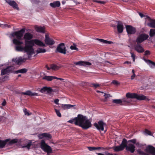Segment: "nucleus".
Segmentation results:
<instances>
[{"instance_id": "1", "label": "nucleus", "mask_w": 155, "mask_h": 155, "mask_svg": "<svg viewBox=\"0 0 155 155\" xmlns=\"http://www.w3.org/2000/svg\"><path fill=\"white\" fill-rule=\"evenodd\" d=\"M68 122L71 124L74 123L76 125L81 127L83 129L87 130L91 127V124L86 116L79 114L77 117L70 120Z\"/></svg>"}, {"instance_id": "2", "label": "nucleus", "mask_w": 155, "mask_h": 155, "mask_svg": "<svg viewBox=\"0 0 155 155\" xmlns=\"http://www.w3.org/2000/svg\"><path fill=\"white\" fill-rule=\"evenodd\" d=\"M25 46L24 47V51L28 54H32L34 52L32 47L34 45L33 40L25 41Z\"/></svg>"}, {"instance_id": "3", "label": "nucleus", "mask_w": 155, "mask_h": 155, "mask_svg": "<svg viewBox=\"0 0 155 155\" xmlns=\"http://www.w3.org/2000/svg\"><path fill=\"white\" fill-rule=\"evenodd\" d=\"M10 140V139H7L4 140H0V148H4L7 144L9 145H12L17 143L18 141V140L16 139Z\"/></svg>"}, {"instance_id": "4", "label": "nucleus", "mask_w": 155, "mask_h": 155, "mask_svg": "<svg viewBox=\"0 0 155 155\" xmlns=\"http://www.w3.org/2000/svg\"><path fill=\"white\" fill-rule=\"evenodd\" d=\"M41 148L48 154L52 153V150L50 146L47 144L44 140H41L40 144Z\"/></svg>"}, {"instance_id": "5", "label": "nucleus", "mask_w": 155, "mask_h": 155, "mask_svg": "<svg viewBox=\"0 0 155 155\" xmlns=\"http://www.w3.org/2000/svg\"><path fill=\"white\" fill-rule=\"evenodd\" d=\"M13 43L16 46L15 47V50L17 51H24V47L21 46V45L23 44V42L21 41H19L16 39H14L13 40Z\"/></svg>"}, {"instance_id": "6", "label": "nucleus", "mask_w": 155, "mask_h": 155, "mask_svg": "<svg viewBox=\"0 0 155 155\" xmlns=\"http://www.w3.org/2000/svg\"><path fill=\"white\" fill-rule=\"evenodd\" d=\"M25 31V28H22L19 31L14 32L12 34L13 37L16 36L17 38L16 39L20 41L22 39V37L23 36L24 34Z\"/></svg>"}, {"instance_id": "7", "label": "nucleus", "mask_w": 155, "mask_h": 155, "mask_svg": "<svg viewBox=\"0 0 155 155\" xmlns=\"http://www.w3.org/2000/svg\"><path fill=\"white\" fill-rule=\"evenodd\" d=\"M94 125L98 130L104 131V127L106 126V124L104 123L102 120L99 121L97 123H95Z\"/></svg>"}, {"instance_id": "8", "label": "nucleus", "mask_w": 155, "mask_h": 155, "mask_svg": "<svg viewBox=\"0 0 155 155\" xmlns=\"http://www.w3.org/2000/svg\"><path fill=\"white\" fill-rule=\"evenodd\" d=\"M148 37V35L145 34H141L137 37L136 40V42L137 43L140 44L147 40Z\"/></svg>"}, {"instance_id": "9", "label": "nucleus", "mask_w": 155, "mask_h": 155, "mask_svg": "<svg viewBox=\"0 0 155 155\" xmlns=\"http://www.w3.org/2000/svg\"><path fill=\"white\" fill-rule=\"evenodd\" d=\"M57 51L60 53L65 54L67 50L64 44L61 43L59 44L56 48Z\"/></svg>"}, {"instance_id": "10", "label": "nucleus", "mask_w": 155, "mask_h": 155, "mask_svg": "<svg viewBox=\"0 0 155 155\" xmlns=\"http://www.w3.org/2000/svg\"><path fill=\"white\" fill-rule=\"evenodd\" d=\"M14 69V67L13 66H9L1 70V75L8 74L12 72Z\"/></svg>"}, {"instance_id": "11", "label": "nucleus", "mask_w": 155, "mask_h": 155, "mask_svg": "<svg viewBox=\"0 0 155 155\" xmlns=\"http://www.w3.org/2000/svg\"><path fill=\"white\" fill-rule=\"evenodd\" d=\"M134 49L137 52L139 53H143L145 51L144 48L141 45L137 43L134 46Z\"/></svg>"}, {"instance_id": "12", "label": "nucleus", "mask_w": 155, "mask_h": 155, "mask_svg": "<svg viewBox=\"0 0 155 155\" xmlns=\"http://www.w3.org/2000/svg\"><path fill=\"white\" fill-rule=\"evenodd\" d=\"M45 41L47 45H53L55 43V42L52 38H50L47 34L45 35Z\"/></svg>"}, {"instance_id": "13", "label": "nucleus", "mask_w": 155, "mask_h": 155, "mask_svg": "<svg viewBox=\"0 0 155 155\" xmlns=\"http://www.w3.org/2000/svg\"><path fill=\"white\" fill-rule=\"evenodd\" d=\"M126 31L128 34H133L136 32V29L133 27L129 25L126 26Z\"/></svg>"}, {"instance_id": "14", "label": "nucleus", "mask_w": 155, "mask_h": 155, "mask_svg": "<svg viewBox=\"0 0 155 155\" xmlns=\"http://www.w3.org/2000/svg\"><path fill=\"white\" fill-rule=\"evenodd\" d=\"M5 1L14 8L18 10L19 8L18 7V5L14 1L5 0Z\"/></svg>"}, {"instance_id": "15", "label": "nucleus", "mask_w": 155, "mask_h": 155, "mask_svg": "<svg viewBox=\"0 0 155 155\" xmlns=\"http://www.w3.org/2000/svg\"><path fill=\"white\" fill-rule=\"evenodd\" d=\"M145 150L147 152L151 154L152 155H155V148L152 146H147Z\"/></svg>"}, {"instance_id": "16", "label": "nucleus", "mask_w": 155, "mask_h": 155, "mask_svg": "<svg viewBox=\"0 0 155 155\" xmlns=\"http://www.w3.org/2000/svg\"><path fill=\"white\" fill-rule=\"evenodd\" d=\"M135 146L133 144L129 143L127 146L126 149L128 151H129L131 153H134L135 150Z\"/></svg>"}, {"instance_id": "17", "label": "nucleus", "mask_w": 155, "mask_h": 155, "mask_svg": "<svg viewBox=\"0 0 155 155\" xmlns=\"http://www.w3.org/2000/svg\"><path fill=\"white\" fill-rule=\"evenodd\" d=\"M46 91H47V93L50 94L53 91V90L51 87H44L41 88L40 90V92L42 93H44Z\"/></svg>"}, {"instance_id": "18", "label": "nucleus", "mask_w": 155, "mask_h": 155, "mask_svg": "<svg viewBox=\"0 0 155 155\" xmlns=\"http://www.w3.org/2000/svg\"><path fill=\"white\" fill-rule=\"evenodd\" d=\"M76 65H78L80 66H90L91 65V64L87 61H80L78 62L74 63Z\"/></svg>"}, {"instance_id": "19", "label": "nucleus", "mask_w": 155, "mask_h": 155, "mask_svg": "<svg viewBox=\"0 0 155 155\" xmlns=\"http://www.w3.org/2000/svg\"><path fill=\"white\" fill-rule=\"evenodd\" d=\"M21 94H23L25 95H28L30 96H38V93H32L31 91L29 90L25 92H22Z\"/></svg>"}, {"instance_id": "20", "label": "nucleus", "mask_w": 155, "mask_h": 155, "mask_svg": "<svg viewBox=\"0 0 155 155\" xmlns=\"http://www.w3.org/2000/svg\"><path fill=\"white\" fill-rule=\"evenodd\" d=\"M136 98L139 100H146L149 101L150 99L147 98V97L143 94H136Z\"/></svg>"}, {"instance_id": "21", "label": "nucleus", "mask_w": 155, "mask_h": 155, "mask_svg": "<svg viewBox=\"0 0 155 155\" xmlns=\"http://www.w3.org/2000/svg\"><path fill=\"white\" fill-rule=\"evenodd\" d=\"M33 36L32 34L27 32L25 34L23 37V38L25 41H29L33 38Z\"/></svg>"}, {"instance_id": "22", "label": "nucleus", "mask_w": 155, "mask_h": 155, "mask_svg": "<svg viewBox=\"0 0 155 155\" xmlns=\"http://www.w3.org/2000/svg\"><path fill=\"white\" fill-rule=\"evenodd\" d=\"M39 137L41 138H43L44 137H46L49 140L51 139L52 137L51 135L49 134L44 133L39 134Z\"/></svg>"}, {"instance_id": "23", "label": "nucleus", "mask_w": 155, "mask_h": 155, "mask_svg": "<svg viewBox=\"0 0 155 155\" xmlns=\"http://www.w3.org/2000/svg\"><path fill=\"white\" fill-rule=\"evenodd\" d=\"M23 59H22L21 57H20L18 58H16L15 59L13 58L12 59V61L13 62H15V63L17 64H19L23 61Z\"/></svg>"}, {"instance_id": "24", "label": "nucleus", "mask_w": 155, "mask_h": 155, "mask_svg": "<svg viewBox=\"0 0 155 155\" xmlns=\"http://www.w3.org/2000/svg\"><path fill=\"white\" fill-rule=\"evenodd\" d=\"M117 30L118 32L121 33L123 31L124 29V26L121 23H119L117 25Z\"/></svg>"}, {"instance_id": "25", "label": "nucleus", "mask_w": 155, "mask_h": 155, "mask_svg": "<svg viewBox=\"0 0 155 155\" xmlns=\"http://www.w3.org/2000/svg\"><path fill=\"white\" fill-rule=\"evenodd\" d=\"M50 5L53 8L59 7L60 6V3L59 1H54L53 3H51Z\"/></svg>"}, {"instance_id": "26", "label": "nucleus", "mask_w": 155, "mask_h": 155, "mask_svg": "<svg viewBox=\"0 0 155 155\" xmlns=\"http://www.w3.org/2000/svg\"><path fill=\"white\" fill-rule=\"evenodd\" d=\"M34 41V44L41 47H46L45 45L41 41L38 39H35Z\"/></svg>"}, {"instance_id": "27", "label": "nucleus", "mask_w": 155, "mask_h": 155, "mask_svg": "<svg viewBox=\"0 0 155 155\" xmlns=\"http://www.w3.org/2000/svg\"><path fill=\"white\" fill-rule=\"evenodd\" d=\"M35 29L38 32L43 33H45V29L44 27L37 26L35 27Z\"/></svg>"}, {"instance_id": "28", "label": "nucleus", "mask_w": 155, "mask_h": 155, "mask_svg": "<svg viewBox=\"0 0 155 155\" xmlns=\"http://www.w3.org/2000/svg\"><path fill=\"white\" fill-rule=\"evenodd\" d=\"M136 94L127 93L126 94L127 98H136Z\"/></svg>"}, {"instance_id": "29", "label": "nucleus", "mask_w": 155, "mask_h": 155, "mask_svg": "<svg viewBox=\"0 0 155 155\" xmlns=\"http://www.w3.org/2000/svg\"><path fill=\"white\" fill-rule=\"evenodd\" d=\"M127 140L125 138H124L120 145H121L122 147L124 149V148H126L127 146Z\"/></svg>"}, {"instance_id": "30", "label": "nucleus", "mask_w": 155, "mask_h": 155, "mask_svg": "<svg viewBox=\"0 0 155 155\" xmlns=\"http://www.w3.org/2000/svg\"><path fill=\"white\" fill-rule=\"evenodd\" d=\"M28 69H27L22 68L17 71H14V72L16 74H18V73L24 74L26 73Z\"/></svg>"}, {"instance_id": "31", "label": "nucleus", "mask_w": 155, "mask_h": 155, "mask_svg": "<svg viewBox=\"0 0 155 155\" xmlns=\"http://www.w3.org/2000/svg\"><path fill=\"white\" fill-rule=\"evenodd\" d=\"M112 148L114 151L116 152L121 151L124 150L123 148H122L120 145L119 146H115V147H113Z\"/></svg>"}, {"instance_id": "32", "label": "nucleus", "mask_w": 155, "mask_h": 155, "mask_svg": "<svg viewBox=\"0 0 155 155\" xmlns=\"http://www.w3.org/2000/svg\"><path fill=\"white\" fill-rule=\"evenodd\" d=\"M32 145V142L30 140L28 142L27 144L25 143L24 144V146H22V148H26L28 150L30 149L31 146Z\"/></svg>"}, {"instance_id": "33", "label": "nucleus", "mask_w": 155, "mask_h": 155, "mask_svg": "<svg viewBox=\"0 0 155 155\" xmlns=\"http://www.w3.org/2000/svg\"><path fill=\"white\" fill-rule=\"evenodd\" d=\"M97 39L100 42L104 44H111L113 43V42L112 41H107L103 39L97 38Z\"/></svg>"}, {"instance_id": "34", "label": "nucleus", "mask_w": 155, "mask_h": 155, "mask_svg": "<svg viewBox=\"0 0 155 155\" xmlns=\"http://www.w3.org/2000/svg\"><path fill=\"white\" fill-rule=\"evenodd\" d=\"M54 78H55V76H45L42 79L43 80H46L48 81H51L52 80L54 79Z\"/></svg>"}, {"instance_id": "35", "label": "nucleus", "mask_w": 155, "mask_h": 155, "mask_svg": "<svg viewBox=\"0 0 155 155\" xmlns=\"http://www.w3.org/2000/svg\"><path fill=\"white\" fill-rule=\"evenodd\" d=\"M148 25L151 28H155V19L152 20L150 23H148Z\"/></svg>"}, {"instance_id": "36", "label": "nucleus", "mask_w": 155, "mask_h": 155, "mask_svg": "<svg viewBox=\"0 0 155 155\" xmlns=\"http://www.w3.org/2000/svg\"><path fill=\"white\" fill-rule=\"evenodd\" d=\"M138 147L144 149L146 146V144L144 143H140L139 142H137L136 143V145Z\"/></svg>"}, {"instance_id": "37", "label": "nucleus", "mask_w": 155, "mask_h": 155, "mask_svg": "<svg viewBox=\"0 0 155 155\" xmlns=\"http://www.w3.org/2000/svg\"><path fill=\"white\" fill-rule=\"evenodd\" d=\"M113 103L116 104H120L122 103L123 101L120 99H114L112 101Z\"/></svg>"}, {"instance_id": "38", "label": "nucleus", "mask_w": 155, "mask_h": 155, "mask_svg": "<svg viewBox=\"0 0 155 155\" xmlns=\"http://www.w3.org/2000/svg\"><path fill=\"white\" fill-rule=\"evenodd\" d=\"M61 66L59 67L54 64H52L51 65V69L54 70H56L59 69L61 68Z\"/></svg>"}, {"instance_id": "39", "label": "nucleus", "mask_w": 155, "mask_h": 155, "mask_svg": "<svg viewBox=\"0 0 155 155\" xmlns=\"http://www.w3.org/2000/svg\"><path fill=\"white\" fill-rule=\"evenodd\" d=\"M150 36L152 37L155 35V29H151L150 31Z\"/></svg>"}, {"instance_id": "40", "label": "nucleus", "mask_w": 155, "mask_h": 155, "mask_svg": "<svg viewBox=\"0 0 155 155\" xmlns=\"http://www.w3.org/2000/svg\"><path fill=\"white\" fill-rule=\"evenodd\" d=\"M36 52L38 53H43L46 52V50L45 49L39 48L37 49Z\"/></svg>"}, {"instance_id": "41", "label": "nucleus", "mask_w": 155, "mask_h": 155, "mask_svg": "<svg viewBox=\"0 0 155 155\" xmlns=\"http://www.w3.org/2000/svg\"><path fill=\"white\" fill-rule=\"evenodd\" d=\"M80 85L81 86H89L90 83L87 82H84V81H82L80 83Z\"/></svg>"}, {"instance_id": "42", "label": "nucleus", "mask_w": 155, "mask_h": 155, "mask_svg": "<svg viewBox=\"0 0 155 155\" xmlns=\"http://www.w3.org/2000/svg\"><path fill=\"white\" fill-rule=\"evenodd\" d=\"M87 148L89 151H93L94 150H99L100 148H98V147H87Z\"/></svg>"}, {"instance_id": "43", "label": "nucleus", "mask_w": 155, "mask_h": 155, "mask_svg": "<svg viewBox=\"0 0 155 155\" xmlns=\"http://www.w3.org/2000/svg\"><path fill=\"white\" fill-rule=\"evenodd\" d=\"M90 87H94L95 88H97L100 86V85L98 84H95L94 83H90Z\"/></svg>"}, {"instance_id": "44", "label": "nucleus", "mask_w": 155, "mask_h": 155, "mask_svg": "<svg viewBox=\"0 0 155 155\" xmlns=\"http://www.w3.org/2000/svg\"><path fill=\"white\" fill-rule=\"evenodd\" d=\"M74 105L70 104H62V107H65L68 109L74 106Z\"/></svg>"}, {"instance_id": "45", "label": "nucleus", "mask_w": 155, "mask_h": 155, "mask_svg": "<svg viewBox=\"0 0 155 155\" xmlns=\"http://www.w3.org/2000/svg\"><path fill=\"white\" fill-rule=\"evenodd\" d=\"M137 153L139 155H148V154L146 153L143 151H141L140 149H138L137 150Z\"/></svg>"}, {"instance_id": "46", "label": "nucleus", "mask_w": 155, "mask_h": 155, "mask_svg": "<svg viewBox=\"0 0 155 155\" xmlns=\"http://www.w3.org/2000/svg\"><path fill=\"white\" fill-rule=\"evenodd\" d=\"M0 78L2 79V81H5L8 80L9 79V76L8 75H6L4 77Z\"/></svg>"}, {"instance_id": "47", "label": "nucleus", "mask_w": 155, "mask_h": 155, "mask_svg": "<svg viewBox=\"0 0 155 155\" xmlns=\"http://www.w3.org/2000/svg\"><path fill=\"white\" fill-rule=\"evenodd\" d=\"M128 142H130L133 143L134 144H135L136 145V143H137V140L136 139H134L129 140L128 141Z\"/></svg>"}, {"instance_id": "48", "label": "nucleus", "mask_w": 155, "mask_h": 155, "mask_svg": "<svg viewBox=\"0 0 155 155\" xmlns=\"http://www.w3.org/2000/svg\"><path fill=\"white\" fill-rule=\"evenodd\" d=\"M55 110L57 115L59 117H61V115L59 110L56 109H55Z\"/></svg>"}, {"instance_id": "49", "label": "nucleus", "mask_w": 155, "mask_h": 155, "mask_svg": "<svg viewBox=\"0 0 155 155\" xmlns=\"http://www.w3.org/2000/svg\"><path fill=\"white\" fill-rule=\"evenodd\" d=\"M130 54H131V57L133 58V61H135L136 56L134 54L133 52H132L131 51H130Z\"/></svg>"}, {"instance_id": "50", "label": "nucleus", "mask_w": 155, "mask_h": 155, "mask_svg": "<svg viewBox=\"0 0 155 155\" xmlns=\"http://www.w3.org/2000/svg\"><path fill=\"white\" fill-rule=\"evenodd\" d=\"M0 27L2 28L9 27L10 26L6 24H0Z\"/></svg>"}, {"instance_id": "51", "label": "nucleus", "mask_w": 155, "mask_h": 155, "mask_svg": "<svg viewBox=\"0 0 155 155\" xmlns=\"http://www.w3.org/2000/svg\"><path fill=\"white\" fill-rule=\"evenodd\" d=\"M70 48L71 50H75L77 51L78 50V49L76 47V45H74V46H73V45L71 46L70 47Z\"/></svg>"}, {"instance_id": "52", "label": "nucleus", "mask_w": 155, "mask_h": 155, "mask_svg": "<svg viewBox=\"0 0 155 155\" xmlns=\"http://www.w3.org/2000/svg\"><path fill=\"white\" fill-rule=\"evenodd\" d=\"M144 132L145 134L149 135H151L152 133L151 132L148 130L147 129H145L144 131Z\"/></svg>"}, {"instance_id": "53", "label": "nucleus", "mask_w": 155, "mask_h": 155, "mask_svg": "<svg viewBox=\"0 0 155 155\" xmlns=\"http://www.w3.org/2000/svg\"><path fill=\"white\" fill-rule=\"evenodd\" d=\"M147 61L148 62V63L149 64H151L152 65H153L154 66H155V63L151 61L150 60H147Z\"/></svg>"}, {"instance_id": "54", "label": "nucleus", "mask_w": 155, "mask_h": 155, "mask_svg": "<svg viewBox=\"0 0 155 155\" xmlns=\"http://www.w3.org/2000/svg\"><path fill=\"white\" fill-rule=\"evenodd\" d=\"M104 95L103 96L105 97V98L106 99H107L108 98L110 97V95L109 94H107L104 93Z\"/></svg>"}, {"instance_id": "55", "label": "nucleus", "mask_w": 155, "mask_h": 155, "mask_svg": "<svg viewBox=\"0 0 155 155\" xmlns=\"http://www.w3.org/2000/svg\"><path fill=\"white\" fill-rule=\"evenodd\" d=\"M150 54V52L149 51L146 50L145 51L144 55H148Z\"/></svg>"}, {"instance_id": "56", "label": "nucleus", "mask_w": 155, "mask_h": 155, "mask_svg": "<svg viewBox=\"0 0 155 155\" xmlns=\"http://www.w3.org/2000/svg\"><path fill=\"white\" fill-rule=\"evenodd\" d=\"M112 83L114 84L117 85L120 84L119 83L118 81L116 80L113 81H112Z\"/></svg>"}, {"instance_id": "57", "label": "nucleus", "mask_w": 155, "mask_h": 155, "mask_svg": "<svg viewBox=\"0 0 155 155\" xmlns=\"http://www.w3.org/2000/svg\"><path fill=\"white\" fill-rule=\"evenodd\" d=\"M95 2H97V3H99L100 4H104L106 3L105 2L102 1H95Z\"/></svg>"}, {"instance_id": "58", "label": "nucleus", "mask_w": 155, "mask_h": 155, "mask_svg": "<svg viewBox=\"0 0 155 155\" xmlns=\"http://www.w3.org/2000/svg\"><path fill=\"white\" fill-rule=\"evenodd\" d=\"M59 101V100L58 99H56L54 101V103L56 104H58Z\"/></svg>"}, {"instance_id": "59", "label": "nucleus", "mask_w": 155, "mask_h": 155, "mask_svg": "<svg viewBox=\"0 0 155 155\" xmlns=\"http://www.w3.org/2000/svg\"><path fill=\"white\" fill-rule=\"evenodd\" d=\"M27 110L25 109V110L24 111L25 115H27L28 116L30 115V114L26 111Z\"/></svg>"}, {"instance_id": "60", "label": "nucleus", "mask_w": 155, "mask_h": 155, "mask_svg": "<svg viewBox=\"0 0 155 155\" xmlns=\"http://www.w3.org/2000/svg\"><path fill=\"white\" fill-rule=\"evenodd\" d=\"M6 102L5 99L4 100L3 102L2 103V105L3 106H5L6 104Z\"/></svg>"}, {"instance_id": "61", "label": "nucleus", "mask_w": 155, "mask_h": 155, "mask_svg": "<svg viewBox=\"0 0 155 155\" xmlns=\"http://www.w3.org/2000/svg\"><path fill=\"white\" fill-rule=\"evenodd\" d=\"M122 101H123V102H128L127 101V98L126 99V98L122 99Z\"/></svg>"}, {"instance_id": "62", "label": "nucleus", "mask_w": 155, "mask_h": 155, "mask_svg": "<svg viewBox=\"0 0 155 155\" xmlns=\"http://www.w3.org/2000/svg\"><path fill=\"white\" fill-rule=\"evenodd\" d=\"M135 74H133V75L131 76V80H133L134 79V78H135Z\"/></svg>"}, {"instance_id": "63", "label": "nucleus", "mask_w": 155, "mask_h": 155, "mask_svg": "<svg viewBox=\"0 0 155 155\" xmlns=\"http://www.w3.org/2000/svg\"><path fill=\"white\" fill-rule=\"evenodd\" d=\"M139 15L141 17V18H143V16H144V15L142 13H140V12H139Z\"/></svg>"}, {"instance_id": "64", "label": "nucleus", "mask_w": 155, "mask_h": 155, "mask_svg": "<svg viewBox=\"0 0 155 155\" xmlns=\"http://www.w3.org/2000/svg\"><path fill=\"white\" fill-rule=\"evenodd\" d=\"M45 67L48 70H50L51 69V66H50V67H49L47 65H46Z\"/></svg>"}]
</instances>
